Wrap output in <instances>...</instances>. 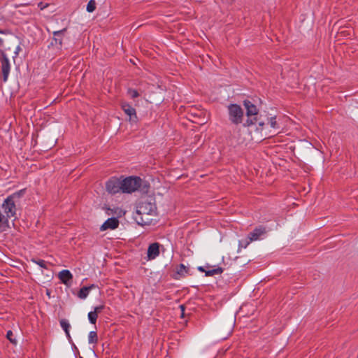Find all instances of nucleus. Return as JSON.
Masks as SVG:
<instances>
[{"mask_svg": "<svg viewBox=\"0 0 358 358\" xmlns=\"http://www.w3.org/2000/svg\"><path fill=\"white\" fill-rule=\"evenodd\" d=\"M13 334L12 331H8L6 334L7 338L10 341V343H12L14 345H16L17 341H16V339L13 338Z\"/></svg>", "mask_w": 358, "mask_h": 358, "instance_id": "nucleus-28", "label": "nucleus"}, {"mask_svg": "<svg viewBox=\"0 0 358 358\" xmlns=\"http://www.w3.org/2000/svg\"><path fill=\"white\" fill-rule=\"evenodd\" d=\"M38 6L41 9H44L45 8V6H43V3L42 2H40L38 5Z\"/></svg>", "mask_w": 358, "mask_h": 358, "instance_id": "nucleus-34", "label": "nucleus"}, {"mask_svg": "<svg viewBox=\"0 0 358 358\" xmlns=\"http://www.w3.org/2000/svg\"><path fill=\"white\" fill-rule=\"evenodd\" d=\"M0 62L3 74V81L6 82L10 71L9 59L3 50H0Z\"/></svg>", "mask_w": 358, "mask_h": 358, "instance_id": "nucleus-6", "label": "nucleus"}, {"mask_svg": "<svg viewBox=\"0 0 358 358\" xmlns=\"http://www.w3.org/2000/svg\"><path fill=\"white\" fill-rule=\"evenodd\" d=\"M143 182L138 176H129L122 180V192L131 194L138 190Z\"/></svg>", "mask_w": 358, "mask_h": 358, "instance_id": "nucleus-2", "label": "nucleus"}, {"mask_svg": "<svg viewBox=\"0 0 358 358\" xmlns=\"http://www.w3.org/2000/svg\"><path fill=\"white\" fill-rule=\"evenodd\" d=\"M98 341L97 334L94 331H92L89 333L88 335V342L89 343H96Z\"/></svg>", "mask_w": 358, "mask_h": 358, "instance_id": "nucleus-23", "label": "nucleus"}, {"mask_svg": "<svg viewBox=\"0 0 358 358\" xmlns=\"http://www.w3.org/2000/svg\"><path fill=\"white\" fill-rule=\"evenodd\" d=\"M267 233L266 227L262 225H259L255 227L252 231L250 232L248 236L250 238V241H255L262 238Z\"/></svg>", "mask_w": 358, "mask_h": 358, "instance_id": "nucleus-10", "label": "nucleus"}, {"mask_svg": "<svg viewBox=\"0 0 358 358\" xmlns=\"http://www.w3.org/2000/svg\"><path fill=\"white\" fill-rule=\"evenodd\" d=\"M189 268L185 266L183 264H180L176 268V273L173 274V278L178 280L180 278L185 277L189 273Z\"/></svg>", "mask_w": 358, "mask_h": 358, "instance_id": "nucleus-15", "label": "nucleus"}, {"mask_svg": "<svg viewBox=\"0 0 358 358\" xmlns=\"http://www.w3.org/2000/svg\"><path fill=\"white\" fill-rule=\"evenodd\" d=\"M180 308H181L182 313H184V312H185V306L184 305H180Z\"/></svg>", "mask_w": 358, "mask_h": 358, "instance_id": "nucleus-36", "label": "nucleus"}, {"mask_svg": "<svg viewBox=\"0 0 358 358\" xmlns=\"http://www.w3.org/2000/svg\"><path fill=\"white\" fill-rule=\"evenodd\" d=\"M46 294H47V296H48L49 298H50L51 290H50V289H46Z\"/></svg>", "mask_w": 358, "mask_h": 358, "instance_id": "nucleus-35", "label": "nucleus"}, {"mask_svg": "<svg viewBox=\"0 0 358 358\" xmlns=\"http://www.w3.org/2000/svg\"><path fill=\"white\" fill-rule=\"evenodd\" d=\"M0 33L3 34L4 32L3 31L0 30Z\"/></svg>", "mask_w": 358, "mask_h": 358, "instance_id": "nucleus-41", "label": "nucleus"}, {"mask_svg": "<svg viewBox=\"0 0 358 358\" xmlns=\"http://www.w3.org/2000/svg\"><path fill=\"white\" fill-rule=\"evenodd\" d=\"M96 287V286L94 284H92L90 286L83 287L78 292V296L81 299H85L88 296L90 291Z\"/></svg>", "mask_w": 358, "mask_h": 358, "instance_id": "nucleus-16", "label": "nucleus"}, {"mask_svg": "<svg viewBox=\"0 0 358 358\" xmlns=\"http://www.w3.org/2000/svg\"><path fill=\"white\" fill-rule=\"evenodd\" d=\"M243 106L246 109V116H253L258 115L257 106L249 100L243 101Z\"/></svg>", "mask_w": 358, "mask_h": 358, "instance_id": "nucleus-14", "label": "nucleus"}, {"mask_svg": "<svg viewBox=\"0 0 358 358\" xmlns=\"http://www.w3.org/2000/svg\"><path fill=\"white\" fill-rule=\"evenodd\" d=\"M113 210L112 209H110V208H107V214L108 215H110V214H113Z\"/></svg>", "mask_w": 358, "mask_h": 358, "instance_id": "nucleus-33", "label": "nucleus"}, {"mask_svg": "<svg viewBox=\"0 0 358 358\" xmlns=\"http://www.w3.org/2000/svg\"><path fill=\"white\" fill-rule=\"evenodd\" d=\"M226 1H227V3H231V2H232V0H226Z\"/></svg>", "mask_w": 358, "mask_h": 358, "instance_id": "nucleus-40", "label": "nucleus"}, {"mask_svg": "<svg viewBox=\"0 0 358 358\" xmlns=\"http://www.w3.org/2000/svg\"><path fill=\"white\" fill-rule=\"evenodd\" d=\"M267 124H269L271 127L273 129H279L280 126L276 121V116H272L271 117H266Z\"/></svg>", "mask_w": 358, "mask_h": 358, "instance_id": "nucleus-19", "label": "nucleus"}, {"mask_svg": "<svg viewBox=\"0 0 358 358\" xmlns=\"http://www.w3.org/2000/svg\"><path fill=\"white\" fill-rule=\"evenodd\" d=\"M31 261L36 264L38 265L40 267L48 269L47 262L45 260L41 259H32Z\"/></svg>", "mask_w": 358, "mask_h": 358, "instance_id": "nucleus-25", "label": "nucleus"}, {"mask_svg": "<svg viewBox=\"0 0 358 358\" xmlns=\"http://www.w3.org/2000/svg\"><path fill=\"white\" fill-rule=\"evenodd\" d=\"M186 315H187L182 314V315H180V318L181 319H185L186 318Z\"/></svg>", "mask_w": 358, "mask_h": 358, "instance_id": "nucleus-38", "label": "nucleus"}, {"mask_svg": "<svg viewBox=\"0 0 358 358\" xmlns=\"http://www.w3.org/2000/svg\"><path fill=\"white\" fill-rule=\"evenodd\" d=\"M127 94L130 96L131 98L135 99L139 96V93L136 90L134 89H128Z\"/></svg>", "mask_w": 358, "mask_h": 358, "instance_id": "nucleus-27", "label": "nucleus"}, {"mask_svg": "<svg viewBox=\"0 0 358 358\" xmlns=\"http://www.w3.org/2000/svg\"><path fill=\"white\" fill-rule=\"evenodd\" d=\"M249 308H253V305L252 304H249V303H245V304H243V306H241L238 310V311H237L236 313H238V312H245V311H252V313L255 312V310L254 309H250Z\"/></svg>", "mask_w": 358, "mask_h": 358, "instance_id": "nucleus-24", "label": "nucleus"}, {"mask_svg": "<svg viewBox=\"0 0 358 358\" xmlns=\"http://www.w3.org/2000/svg\"><path fill=\"white\" fill-rule=\"evenodd\" d=\"M229 120L231 124L238 125L243 122L244 112L241 106L231 103L227 106Z\"/></svg>", "mask_w": 358, "mask_h": 358, "instance_id": "nucleus-3", "label": "nucleus"}, {"mask_svg": "<svg viewBox=\"0 0 358 358\" xmlns=\"http://www.w3.org/2000/svg\"><path fill=\"white\" fill-rule=\"evenodd\" d=\"M4 215H3L1 213H0V223L2 222L3 219L4 218Z\"/></svg>", "mask_w": 358, "mask_h": 358, "instance_id": "nucleus-37", "label": "nucleus"}, {"mask_svg": "<svg viewBox=\"0 0 358 358\" xmlns=\"http://www.w3.org/2000/svg\"><path fill=\"white\" fill-rule=\"evenodd\" d=\"M80 358H83V357H80Z\"/></svg>", "mask_w": 358, "mask_h": 358, "instance_id": "nucleus-42", "label": "nucleus"}, {"mask_svg": "<svg viewBox=\"0 0 358 358\" xmlns=\"http://www.w3.org/2000/svg\"><path fill=\"white\" fill-rule=\"evenodd\" d=\"M119 220L117 217H113L106 220L101 226L100 230L105 231L107 229H115L119 226Z\"/></svg>", "mask_w": 358, "mask_h": 358, "instance_id": "nucleus-12", "label": "nucleus"}, {"mask_svg": "<svg viewBox=\"0 0 358 358\" xmlns=\"http://www.w3.org/2000/svg\"><path fill=\"white\" fill-rule=\"evenodd\" d=\"M251 242L252 241H250L248 236L246 238L240 240L238 242V251L241 248H246Z\"/></svg>", "mask_w": 358, "mask_h": 358, "instance_id": "nucleus-20", "label": "nucleus"}, {"mask_svg": "<svg viewBox=\"0 0 358 358\" xmlns=\"http://www.w3.org/2000/svg\"><path fill=\"white\" fill-rule=\"evenodd\" d=\"M256 123H258L259 127L257 129L262 130L264 129V125L266 124L265 120L262 119V115L259 116L253 115V116H247V119L245 122L243 124V127H251Z\"/></svg>", "mask_w": 358, "mask_h": 358, "instance_id": "nucleus-8", "label": "nucleus"}, {"mask_svg": "<svg viewBox=\"0 0 358 358\" xmlns=\"http://www.w3.org/2000/svg\"><path fill=\"white\" fill-rule=\"evenodd\" d=\"M96 1L95 0H90L87 5V11L89 13H92L96 9Z\"/></svg>", "mask_w": 358, "mask_h": 358, "instance_id": "nucleus-26", "label": "nucleus"}, {"mask_svg": "<svg viewBox=\"0 0 358 358\" xmlns=\"http://www.w3.org/2000/svg\"><path fill=\"white\" fill-rule=\"evenodd\" d=\"M66 30V28H64L61 30L53 31L52 38L48 47H53L58 50H62L63 40Z\"/></svg>", "mask_w": 358, "mask_h": 358, "instance_id": "nucleus-5", "label": "nucleus"}, {"mask_svg": "<svg viewBox=\"0 0 358 358\" xmlns=\"http://www.w3.org/2000/svg\"><path fill=\"white\" fill-rule=\"evenodd\" d=\"M3 213L5 214L4 217H6V220L8 219H10L11 217H15L16 218V206H15V201H13L11 198H7L4 200L3 203L1 206Z\"/></svg>", "mask_w": 358, "mask_h": 358, "instance_id": "nucleus-4", "label": "nucleus"}, {"mask_svg": "<svg viewBox=\"0 0 358 358\" xmlns=\"http://www.w3.org/2000/svg\"><path fill=\"white\" fill-rule=\"evenodd\" d=\"M98 315H88V318L92 324H94L97 320Z\"/></svg>", "mask_w": 358, "mask_h": 358, "instance_id": "nucleus-29", "label": "nucleus"}, {"mask_svg": "<svg viewBox=\"0 0 358 358\" xmlns=\"http://www.w3.org/2000/svg\"><path fill=\"white\" fill-rule=\"evenodd\" d=\"M223 271V268L219 266L216 268L209 269L206 271V276H213L214 275L221 274Z\"/></svg>", "mask_w": 358, "mask_h": 358, "instance_id": "nucleus-18", "label": "nucleus"}, {"mask_svg": "<svg viewBox=\"0 0 358 358\" xmlns=\"http://www.w3.org/2000/svg\"><path fill=\"white\" fill-rule=\"evenodd\" d=\"M60 325H61V327L64 331L69 341L71 342V336L70 333H69V329L71 328V324H70L69 322L67 320H66V319H62L60 320Z\"/></svg>", "mask_w": 358, "mask_h": 358, "instance_id": "nucleus-17", "label": "nucleus"}, {"mask_svg": "<svg viewBox=\"0 0 358 358\" xmlns=\"http://www.w3.org/2000/svg\"><path fill=\"white\" fill-rule=\"evenodd\" d=\"M108 308L106 307L104 304H100L97 306H95L94 310L90 311L88 313H99L101 311L107 312Z\"/></svg>", "mask_w": 358, "mask_h": 358, "instance_id": "nucleus-21", "label": "nucleus"}, {"mask_svg": "<svg viewBox=\"0 0 358 358\" xmlns=\"http://www.w3.org/2000/svg\"><path fill=\"white\" fill-rule=\"evenodd\" d=\"M3 45V40L0 38V45L1 46Z\"/></svg>", "mask_w": 358, "mask_h": 358, "instance_id": "nucleus-39", "label": "nucleus"}, {"mask_svg": "<svg viewBox=\"0 0 358 358\" xmlns=\"http://www.w3.org/2000/svg\"><path fill=\"white\" fill-rule=\"evenodd\" d=\"M58 277L61 282L67 287H70L71 285L73 275L69 270H62L59 273Z\"/></svg>", "mask_w": 358, "mask_h": 358, "instance_id": "nucleus-11", "label": "nucleus"}, {"mask_svg": "<svg viewBox=\"0 0 358 358\" xmlns=\"http://www.w3.org/2000/svg\"><path fill=\"white\" fill-rule=\"evenodd\" d=\"M144 183H145V185H144V187L142 189V190H144L145 188L148 189L150 187V185H149V184H148L147 182H144Z\"/></svg>", "mask_w": 358, "mask_h": 358, "instance_id": "nucleus-32", "label": "nucleus"}, {"mask_svg": "<svg viewBox=\"0 0 358 358\" xmlns=\"http://www.w3.org/2000/svg\"><path fill=\"white\" fill-rule=\"evenodd\" d=\"M160 244L157 242L151 243L148 248V259H154L159 255Z\"/></svg>", "mask_w": 358, "mask_h": 358, "instance_id": "nucleus-13", "label": "nucleus"}, {"mask_svg": "<svg viewBox=\"0 0 358 358\" xmlns=\"http://www.w3.org/2000/svg\"><path fill=\"white\" fill-rule=\"evenodd\" d=\"M157 215V208L155 203L145 201L137 206L134 219L138 225L146 226L153 223L154 217Z\"/></svg>", "mask_w": 358, "mask_h": 358, "instance_id": "nucleus-1", "label": "nucleus"}, {"mask_svg": "<svg viewBox=\"0 0 358 358\" xmlns=\"http://www.w3.org/2000/svg\"><path fill=\"white\" fill-rule=\"evenodd\" d=\"M198 270L201 272H204L206 273V270L204 268L203 266H199Z\"/></svg>", "mask_w": 358, "mask_h": 358, "instance_id": "nucleus-31", "label": "nucleus"}, {"mask_svg": "<svg viewBox=\"0 0 358 358\" xmlns=\"http://www.w3.org/2000/svg\"><path fill=\"white\" fill-rule=\"evenodd\" d=\"M106 188L107 192L112 194L122 192V180L116 177H112L106 182Z\"/></svg>", "mask_w": 358, "mask_h": 358, "instance_id": "nucleus-7", "label": "nucleus"}, {"mask_svg": "<svg viewBox=\"0 0 358 358\" xmlns=\"http://www.w3.org/2000/svg\"><path fill=\"white\" fill-rule=\"evenodd\" d=\"M121 108L124 113L129 116V121L131 124H136L138 122V117L136 115V109L129 103L126 102L122 103Z\"/></svg>", "mask_w": 358, "mask_h": 358, "instance_id": "nucleus-9", "label": "nucleus"}, {"mask_svg": "<svg viewBox=\"0 0 358 358\" xmlns=\"http://www.w3.org/2000/svg\"><path fill=\"white\" fill-rule=\"evenodd\" d=\"M21 50H22V48H21V46H20V45H17V46L16 47V48H15V52H14L13 59L16 58V57L18 56V55H19V53H20V52Z\"/></svg>", "mask_w": 358, "mask_h": 358, "instance_id": "nucleus-30", "label": "nucleus"}, {"mask_svg": "<svg viewBox=\"0 0 358 358\" xmlns=\"http://www.w3.org/2000/svg\"><path fill=\"white\" fill-rule=\"evenodd\" d=\"M25 193V189H20V191H17L10 195H9L8 197L11 198L13 201H15L17 199H20L21 196H22Z\"/></svg>", "mask_w": 358, "mask_h": 358, "instance_id": "nucleus-22", "label": "nucleus"}]
</instances>
